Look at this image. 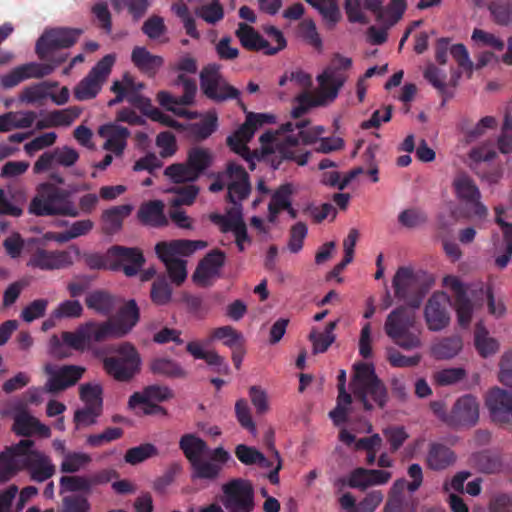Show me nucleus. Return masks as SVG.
Here are the masks:
<instances>
[{
    "label": "nucleus",
    "instance_id": "obj_1",
    "mask_svg": "<svg viewBox=\"0 0 512 512\" xmlns=\"http://www.w3.org/2000/svg\"><path fill=\"white\" fill-rule=\"evenodd\" d=\"M353 377L350 382L352 395L345 389L346 372L340 370L338 375L337 406L328 413L330 417L347 416L349 406L362 408L367 412L384 409L388 402V391L381 379L376 375L372 364L356 363L353 366Z\"/></svg>",
    "mask_w": 512,
    "mask_h": 512
},
{
    "label": "nucleus",
    "instance_id": "obj_2",
    "mask_svg": "<svg viewBox=\"0 0 512 512\" xmlns=\"http://www.w3.org/2000/svg\"><path fill=\"white\" fill-rule=\"evenodd\" d=\"M72 191L61 188L51 182L40 183L36 195L29 204V213L38 217L80 216L77 204L72 200Z\"/></svg>",
    "mask_w": 512,
    "mask_h": 512
},
{
    "label": "nucleus",
    "instance_id": "obj_3",
    "mask_svg": "<svg viewBox=\"0 0 512 512\" xmlns=\"http://www.w3.org/2000/svg\"><path fill=\"white\" fill-rule=\"evenodd\" d=\"M417 310L400 305L387 315L384 323V331L388 338L407 351L422 345L420 330L417 328Z\"/></svg>",
    "mask_w": 512,
    "mask_h": 512
},
{
    "label": "nucleus",
    "instance_id": "obj_4",
    "mask_svg": "<svg viewBox=\"0 0 512 512\" xmlns=\"http://www.w3.org/2000/svg\"><path fill=\"white\" fill-rule=\"evenodd\" d=\"M205 247H207V242L203 240L180 239L157 243L155 252L165 264L172 282L181 285L187 277L186 261L177 258V255L190 256L195 251Z\"/></svg>",
    "mask_w": 512,
    "mask_h": 512
},
{
    "label": "nucleus",
    "instance_id": "obj_5",
    "mask_svg": "<svg viewBox=\"0 0 512 512\" xmlns=\"http://www.w3.org/2000/svg\"><path fill=\"white\" fill-rule=\"evenodd\" d=\"M275 122V116L268 113L249 112L244 123L226 139L227 146L236 154L245 159L251 170L255 169L254 160H259L258 151H251L247 143L253 138L255 132L265 124Z\"/></svg>",
    "mask_w": 512,
    "mask_h": 512
},
{
    "label": "nucleus",
    "instance_id": "obj_6",
    "mask_svg": "<svg viewBox=\"0 0 512 512\" xmlns=\"http://www.w3.org/2000/svg\"><path fill=\"white\" fill-rule=\"evenodd\" d=\"M111 351L117 356L103 360L105 371L117 381H130L140 371L141 358L137 349L129 342H123L112 346Z\"/></svg>",
    "mask_w": 512,
    "mask_h": 512
},
{
    "label": "nucleus",
    "instance_id": "obj_7",
    "mask_svg": "<svg viewBox=\"0 0 512 512\" xmlns=\"http://www.w3.org/2000/svg\"><path fill=\"white\" fill-rule=\"evenodd\" d=\"M202 94L215 103L239 99L240 91L229 84L221 72V66L216 63L207 64L199 74Z\"/></svg>",
    "mask_w": 512,
    "mask_h": 512
},
{
    "label": "nucleus",
    "instance_id": "obj_8",
    "mask_svg": "<svg viewBox=\"0 0 512 512\" xmlns=\"http://www.w3.org/2000/svg\"><path fill=\"white\" fill-rule=\"evenodd\" d=\"M99 331V325L95 321H89L81 324L74 332H63L61 340L53 335L50 339L51 353L56 357H65L62 351L64 345L75 350H84L90 343H99L105 339H98L96 336Z\"/></svg>",
    "mask_w": 512,
    "mask_h": 512
},
{
    "label": "nucleus",
    "instance_id": "obj_9",
    "mask_svg": "<svg viewBox=\"0 0 512 512\" xmlns=\"http://www.w3.org/2000/svg\"><path fill=\"white\" fill-rule=\"evenodd\" d=\"M80 28L59 27L44 31L35 45V52L40 60H50V54L58 49L72 47L82 35Z\"/></svg>",
    "mask_w": 512,
    "mask_h": 512
},
{
    "label": "nucleus",
    "instance_id": "obj_10",
    "mask_svg": "<svg viewBox=\"0 0 512 512\" xmlns=\"http://www.w3.org/2000/svg\"><path fill=\"white\" fill-rule=\"evenodd\" d=\"M140 311L135 300H129L117 312L114 320L98 323V339L121 338L127 335L138 323Z\"/></svg>",
    "mask_w": 512,
    "mask_h": 512
},
{
    "label": "nucleus",
    "instance_id": "obj_11",
    "mask_svg": "<svg viewBox=\"0 0 512 512\" xmlns=\"http://www.w3.org/2000/svg\"><path fill=\"white\" fill-rule=\"evenodd\" d=\"M307 125L308 121L302 120V122L297 125L300 129L299 133L287 135L278 146V156L280 160L276 165L273 164L274 169H278L282 160L294 161L300 166L307 164L310 152L302 151L298 146L299 144H313L317 141V133L304 130Z\"/></svg>",
    "mask_w": 512,
    "mask_h": 512
},
{
    "label": "nucleus",
    "instance_id": "obj_12",
    "mask_svg": "<svg viewBox=\"0 0 512 512\" xmlns=\"http://www.w3.org/2000/svg\"><path fill=\"white\" fill-rule=\"evenodd\" d=\"M392 287L395 298L403 301V305L414 309L420 308L425 292L419 283L418 277L411 268H398L392 280Z\"/></svg>",
    "mask_w": 512,
    "mask_h": 512
},
{
    "label": "nucleus",
    "instance_id": "obj_13",
    "mask_svg": "<svg viewBox=\"0 0 512 512\" xmlns=\"http://www.w3.org/2000/svg\"><path fill=\"white\" fill-rule=\"evenodd\" d=\"M223 505L229 512H252L255 508L254 489L245 479H234L222 486Z\"/></svg>",
    "mask_w": 512,
    "mask_h": 512
},
{
    "label": "nucleus",
    "instance_id": "obj_14",
    "mask_svg": "<svg viewBox=\"0 0 512 512\" xmlns=\"http://www.w3.org/2000/svg\"><path fill=\"white\" fill-rule=\"evenodd\" d=\"M33 446L32 440L24 439L0 454V482L9 480L21 470H26Z\"/></svg>",
    "mask_w": 512,
    "mask_h": 512
},
{
    "label": "nucleus",
    "instance_id": "obj_15",
    "mask_svg": "<svg viewBox=\"0 0 512 512\" xmlns=\"http://www.w3.org/2000/svg\"><path fill=\"white\" fill-rule=\"evenodd\" d=\"M451 187L455 197L461 202L473 208L474 214L479 218L487 215L486 206L481 203V192L474 179L463 170H459L453 177Z\"/></svg>",
    "mask_w": 512,
    "mask_h": 512
},
{
    "label": "nucleus",
    "instance_id": "obj_16",
    "mask_svg": "<svg viewBox=\"0 0 512 512\" xmlns=\"http://www.w3.org/2000/svg\"><path fill=\"white\" fill-rule=\"evenodd\" d=\"M173 397V392L167 386L150 385L140 392L133 393L128 401V405L132 409H139L144 414H166V411L160 402L166 401Z\"/></svg>",
    "mask_w": 512,
    "mask_h": 512
},
{
    "label": "nucleus",
    "instance_id": "obj_17",
    "mask_svg": "<svg viewBox=\"0 0 512 512\" xmlns=\"http://www.w3.org/2000/svg\"><path fill=\"white\" fill-rule=\"evenodd\" d=\"M225 175L229 177L226 201L231 203L232 207H239L242 212V201L251 193L250 176L242 165L234 161L227 163Z\"/></svg>",
    "mask_w": 512,
    "mask_h": 512
},
{
    "label": "nucleus",
    "instance_id": "obj_18",
    "mask_svg": "<svg viewBox=\"0 0 512 512\" xmlns=\"http://www.w3.org/2000/svg\"><path fill=\"white\" fill-rule=\"evenodd\" d=\"M44 372L48 375L45 390L49 393H59L74 386L82 378L85 368L78 365L46 364Z\"/></svg>",
    "mask_w": 512,
    "mask_h": 512
},
{
    "label": "nucleus",
    "instance_id": "obj_19",
    "mask_svg": "<svg viewBox=\"0 0 512 512\" xmlns=\"http://www.w3.org/2000/svg\"><path fill=\"white\" fill-rule=\"evenodd\" d=\"M108 257L110 260L109 270L123 271L128 277L137 275L145 262L140 249L119 245L108 249Z\"/></svg>",
    "mask_w": 512,
    "mask_h": 512
},
{
    "label": "nucleus",
    "instance_id": "obj_20",
    "mask_svg": "<svg viewBox=\"0 0 512 512\" xmlns=\"http://www.w3.org/2000/svg\"><path fill=\"white\" fill-rule=\"evenodd\" d=\"M230 459V454L223 447H217L206 457L195 461L192 465V478L213 481L218 478L223 465Z\"/></svg>",
    "mask_w": 512,
    "mask_h": 512
},
{
    "label": "nucleus",
    "instance_id": "obj_21",
    "mask_svg": "<svg viewBox=\"0 0 512 512\" xmlns=\"http://www.w3.org/2000/svg\"><path fill=\"white\" fill-rule=\"evenodd\" d=\"M449 302V297L443 292H436L428 299L424 317L429 330L441 331L449 325Z\"/></svg>",
    "mask_w": 512,
    "mask_h": 512
},
{
    "label": "nucleus",
    "instance_id": "obj_22",
    "mask_svg": "<svg viewBox=\"0 0 512 512\" xmlns=\"http://www.w3.org/2000/svg\"><path fill=\"white\" fill-rule=\"evenodd\" d=\"M443 284L449 288L454 296V306L458 323L461 327L469 326L473 315V304L467 295L466 286L460 279L453 275L444 277Z\"/></svg>",
    "mask_w": 512,
    "mask_h": 512
},
{
    "label": "nucleus",
    "instance_id": "obj_23",
    "mask_svg": "<svg viewBox=\"0 0 512 512\" xmlns=\"http://www.w3.org/2000/svg\"><path fill=\"white\" fill-rule=\"evenodd\" d=\"M71 253L66 250L49 251L37 248L30 256L27 263L32 268L40 270H58L73 265Z\"/></svg>",
    "mask_w": 512,
    "mask_h": 512
},
{
    "label": "nucleus",
    "instance_id": "obj_24",
    "mask_svg": "<svg viewBox=\"0 0 512 512\" xmlns=\"http://www.w3.org/2000/svg\"><path fill=\"white\" fill-rule=\"evenodd\" d=\"M103 389L100 384L85 383L79 387V395L84 403L73 416H100L103 408Z\"/></svg>",
    "mask_w": 512,
    "mask_h": 512
},
{
    "label": "nucleus",
    "instance_id": "obj_25",
    "mask_svg": "<svg viewBox=\"0 0 512 512\" xmlns=\"http://www.w3.org/2000/svg\"><path fill=\"white\" fill-rule=\"evenodd\" d=\"M391 477V472L385 470L356 468L349 474L347 484L364 491L372 486L386 484Z\"/></svg>",
    "mask_w": 512,
    "mask_h": 512
},
{
    "label": "nucleus",
    "instance_id": "obj_26",
    "mask_svg": "<svg viewBox=\"0 0 512 512\" xmlns=\"http://www.w3.org/2000/svg\"><path fill=\"white\" fill-rule=\"evenodd\" d=\"M346 80L347 75L343 71L328 65L324 71L317 76V82L322 97L330 102L334 101Z\"/></svg>",
    "mask_w": 512,
    "mask_h": 512
},
{
    "label": "nucleus",
    "instance_id": "obj_27",
    "mask_svg": "<svg viewBox=\"0 0 512 512\" xmlns=\"http://www.w3.org/2000/svg\"><path fill=\"white\" fill-rule=\"evenodd\" d=\"M226 255L220 249H214L199 262L194 274L193 280L196 283H205L212 277L219 274L220 269L225 264Z\"/></svg>",
    "mask_w": 512,
    "mask_h": 512
},
{
    "label": "nucleus",
    "instance_id": "obj_28",
    "mask_svg": "<svg viewBox=\"0 0 512 512\" xmlns=\"http://www.w3.org/2000/svg\"><path fill=\"white\" fill-rule=\"evenodd\" d=\"M26 470L32 480L44 482L55 474L56 468L49 456L33 448Z\"/></svg>",
    "mask_w": 512,
    "mask_h": 512
},
{
    "label": "nucleus",
    "instance_id": "obj_29",
    "mask_svg": "<svg viewBox=\"0 0 512 512\" xmlns=\"http://www.w3.org/2000/svg\"><path fill=\"white\" fill-rule=\"evenodd\" d=\"M484 400L485 406L491 416H512V393L498 386H494L486 392Z\"/></svg>",
    "mask_w": 512,
    "mask_h": 512
},
{
    "label": "nucleus",
    "instance_id": "obj_30",
    "mask_svg": "<svg viewBox=\"0 0 512 512\" xmlns=\"http://www.w3.org/2000/svg\"><path fill=\"white\" fill-rule=\"evenodd\" d=\"M118 299L105 290H94L85 298V304L88 309L102 316H110L118 306Z\"/></svg>",
    "mask_w": 512,
    "mask_h": 512
},
{
    "label": "nucleus",
    "instance_id": "obj_31",
    "mask_svg": "<svg viewBox=\"0 0 512 512\" xmlns=\"http://www.w3.org/2000/svg\"><path fill=\"white\" fill-rule=\"evenodd\" d=\"M131 61L136 68L148 77H154L164 64V59L161 56L153 55L141 46H136L132 50Z\"/></svg>",
    "mask_w": 512,
    "mask_h": 512
},
{
    "label": "nucleus",
    "instance_id": "obj_32",
    "mask_svg": "<svg viewBox=\"0 0 512 512\" xmlns=\"http://www.w3.org/2000/svg\"><path fill=\"white\" fill-rule=\"evenodd\" d=\"M137 217L143 225L151 227H163L168 224L164 214V204L160 200H152L143 203L137 212Z\"/></svg>",
    "mask_w": 512,
    "mask_h": 512
},
{
    "label": "nucleus",
    "instance_id": "obj_33",
    "mask_svg": "<svg viewBox=\"0 0 512 512\" xmlns=\"http://www.w3.org/2000/svg\"><path fill=\"white\" fill-rule=\"evenodd\" d=\"M49 393L43 387H31L13 404L14 416H33L30 406H38L44 402V394Z\"/></svg>",
    "mask_w": 512,
    "mask_h": 512
},
{
    "label": "nucleus",
    "instance_id": "obj_34",
    "mask_svg": "<svg viewBox=\"0 0 512 512\" xmlns=\"http://www.w3.org/2000/svg\"><path fill=\"white\" fill-rule=\"evenodd\" d=\"M236 37L239 39L243 48L249 51H264L268 47V41L264 39L259 32L252 26L240 22L235 31Z\"/></svg>",
    "mask_w": 512,
    "mask_h": 512
},
{
    "label": "nucleus",
    "instance_id": "obj_35",
    "mask_svg": "<svg viewBox=\"0 0 512 512\" xmlns=\"http://www.w3.org/2000/svg\"><path fill=\"white\" fill-rule=\"evenodd\" d=\"M179 445L191 465L212 452L202 439L193 434L183 435Z\"/></svg>",
    "mask_w": 512,
    "mask_h": 512
},
{
    "label": "nucleus",
    "instance_id": "obj_36",
    "mask_svg": "<svg viewBox=\"0 0 512 512\" xmlns=\"http://www.w3.org/2000/svg\"><path fill=\"white\" fill-rule=\"evenodd\" d=\"M454 453L446 446L433 443L430 445L426 463L432 470H443L455 462Z\"/></svg>",
    "mask_w": 512,
    "mask_h": 512
},
{
    "label": "nucleus",
    "instance_id": "obj_37",
    "mask_svg": "<svg viewBox=\"0 0 512 512\" xmlns=\"http://www.w3.org/2000/svg\"><path fill=\"white\" fill-rule=\"evenodd\" d=\"M474 345L483 358H488L499 350V342L495 338L489 337L487 329L481 323L475 327Z\"/></svg>",
    "mask_w": 512,
    "mask_h": 512
},
{
    "label": "nucleus",
    "instance_id": "obj_38",
    "mask_svg": "<svg viewBox=\"0 0 512 512\" xmlns=\"http://www.w3.org/2000/svg\"><path fill=\"white\" fill-rule=\"evenodd\" d=\"M12 430L18 436L49 437L50 435L49 427L40 423L37 418H15Z\"/></svg>",
    "mask_w": 512,
    "mask_h": 512
},
{
    "label": "nucleus",
    "instance_id": "obj_39",
    "mask_svg": "<svg viewBox=\"0 0 512 512\" xmlns=\"http://www.w3.org/2000/svg\"><path fill=\"white\" fill-rule=\"evenodd\" d=\"M217 128L218 117L216 113H209L200 122L188 124L186 130L196 141H203L209 138Z\"/></svg>",
    "mask_w": 512,
    "mask_h": 512
},
{
    "label": "nucleus",
    "instance_id": "obj_40",
    "mask_svg": "<svg viewBox=\"0 0 512 512\" xmlns=\"http://www.w3.org/2000/svg\"><path fill=\"white\" fill-rule=\"evenodd\" d=\"M318 10L329 28H333L341 19L337 0H305Z\"/></svg>",
    "mask_w": 512,
    "mask_h": 512
},
{
    "label": "nucleus",
    "instance_id": "obj_41",
    "mask_svg": "<svg viewBox=\"0 0 512 512\" xmlns=\"http://www.w3.org/2000/svg\"><path fill=\"white\" fill-rule=\"evenodd\" d=\"M337 327V321L329 322L324 332L318 333L315 329H312L308 338L313 345V353H324L328 350L331 344L335 341V335L333 331Z\"/></svg>",
    "mask_w": 512,
    "mask_h": 512
},
{
    "label": "nucleus",
    "instance_id": "obj_42",
    "mask_svg": "<svg viewBox=\"0 0 512 512\" xmlns=\"http://www.w3.org/2000/svg\"><path fill=\"white\" fill-rule=\"evenodd\" d=\"M66 60V57L60 56L55 59L50 58V62L48 63H36L31 62L24 65H21V70L23 72L24 78H43L47 75H50L55 68L63 63Z\"/></svg>",
    "mask_w": 512,
    "mask_h": 512
},
{
    "label": "nucleus",
    "instance_id": "obj_43",
    "mask_svg": "<svg viewBox=\"0 0 512 512\" xmlns=\"http://www.w3.org/2000/svg\"><path fill=\"white\" fill-rule=\"evenodd\" d=\"M462 349V340L459 336L445 337L435 343L431 353L436 359H451Z\"/></svg>",
    "mask_w": 512,
    "mask_h": 512
},
{
    "label": "nucleus",
    "instance_id": "obj_44",
    "mask_svg": "<svg viewBox=\"0 0 512 512\" xmlns=\"http://www.w3.org/2000/svg\"><path fill=\"white\" fill-rule=\"evenodd\" d=\"M58 86V82L43 81L23 89L20 100L29 104L40 102L50 95V90Z\"/></svg>",
    "mask_w": 512,
    "mask_h": 512
},
{
    "label": "nucleus",
    "instance_id": "obj_45",
    "mask_svg": "<svg viewBox=\"0 0 512 512\" xmlns=\"http://www.w3.org/2000/svg\"><path fill=\"white\" fill-rule=\"evenodd\" d=\"M186 161L199 178L200 175L211 166L213 157L208 149L194 147L189 150Z\"/></svg>",
    "mask_w": 512,
    "mask_h": 512
},
{
    "label": "nucleus",
    "instance_id": "obj_46",
    "mask_svg": "<svg viewBox=\"0 0 512 512\" xmlns=\"http://www.w3.org/2000/svg\"><path fill=\"white\" fill-rule=\"evenodd\" d=\"M150 369L153 374L166 377L181 378L185 376V371L176 361L165 357L153 359L150 363Z\"/></svg>",
    "mask_w": 512,
    "mask_h": 512
},
{
    "label": "nucleus",
    "instance_id": "obj_47",
    "mask_svg": "<svg viewBox=\"0 0 512 512\" xmlns=\"http://www.w3.org/2000/svg\"><path fill=\"white\" fill-rule=\"evenodd\" d=\"M151 301L159 306L167 305L172 299V287L165 276H158L151 284Z\"/></svg>",
    "mask_w": 512,
    "mask_h": 512
},
{
    "label": "nucleus",
    "instance_id": "obj_48",
    "mask_svg": "<svg viewBox=\"0 0 512 512\" xmlns=\"http://www.w3.org/2000/svg\"><path fill=\"white\" fill-rule=\"evenodd\" d=\"M92 461L89 454L84 452H67L64 454L60 470L63 473H76L86 468Z\"/></svg>",
    "mask_w": 512,
    "mask_h": 512
},
{
    "label": "nucleus",
    "instance_id": "obj_49",
    "mask_svg": "<svg viewBox=\"0 0 512 512\" xmlns=\"http://www.w3.org/2000/svg\"><path fill=\"white\" fill-rule=\"evenodd\" d=\"M164 175L174 183L194 182L198 179L188 162L174 163L167 166Z\"/></svg>",
    "mask_w": 512,
    "mask_h": 512
},
{
    "label": "nucleus",
    "instance_id": "obj_50",
    "mask_svg": "<svg viewBox=\"0 0 512 512\" xmlns=\"http://www.w3.org/2000/svg\"><path fill=\"white\" fill-rule=\"evenodd\" d=\"M102 83L89 73L78 83L74 89V97L79 101L89 100L97 96Z\"/></svg>",
    "mask_w": 512,
    "mask_h": 512
},
{
    "label": "nucleus",
    "instance_id": "obj_51",
    "mask_svg": "<svg viewBox=\"0 0 512 512\" xmlns=\"http://www.w3.org/2000/svg\"><path fill=\"white\" fill-rule=\"evenodd\" d=\"M110 2L117 12L126 7L134 20L141 19L150 7L149 0H110Z\"/></svg>",
    "mask_w": 512,
    "mask_h": 512
},
{
    "label": "nucleus",
    "instance_id": "obj_52",
    "mask_svg": "<svg viewBox=\"0 0 512 512\" xmlns=\"http://www.w3.org/2000/svg\"><path fill=\"white\" fill-rule=\"evenodd\" d=\"M235 455L245 465L259 464L268 467L269 463L265 456L254 447L239 444L235 448Z\"/></svg>",
    "mask_w": 512,
    "mask_h": 512
},
{
    "label": "nucleus",
    "instance_id": "obj_53",
    "mask_svg": "<svg viewBox=\"0 0 512 512\" xmlns=\"http://www.w3.org/2000/svg\"><path fill=\"white\" fill-rule=\"evenodd\" d=\"M209 340H222L225 346L234 348L236 345L242 342L243 336L232 326L226 325L213 329L211 331Z\"/></svg>",
    "mask_w": 512,
    "mask_h": 512
},
{
    "label": "nucleus",
    "instance_id": "obj_54",
    "mask_svg": "<svg viewBox=\"0 0 512 512\" xmlns=\"http://www.w3.org/2000/svg\"><path fill=\"white\" fill-rule=\"evenodd\" d=\"M489 11L497 24L507 25L512 19V1L492 0L489 4Z\"/></svg>",
    "mask_w": 512,
    "mask_h": 512
},
{
    "label": "nucleus",
    "instance_id": "obj_55",
    "mask_svg": "<svg viewBox=\"0 0 512 512\" xmlns=\"http://www.w3.org/2000/svg\"><path fill=\"white\" fill-rule=\"evenodd\" d=\"M452 416H479V403L473 395L467 394L460 397L454 404Z\"/></svg>",
    "mask_w": 512,
    "mask_h": 512
},
{
    "label": "nucleus",
    "instance_id": "obj_56",
    "mask_svg": "<svg viewBox=\"0 0 512 512\" xmlns=\"http://www.w3.org/2000/svg\"><path fill=\"white\" fill-rule=\"evenodd\" d=\"M82 113L78 106H71L62 110L50 112V118L54 127L70 126Z\"/></svg>",
    "mask_w": 512,
    "mask_h": 512
},
{
    "label": "nucleus",
    "instance_id": "obj_57",
    "mask_svg": "<svg viewBox=\"0 0 512 512\" xmlns=\"http://www.w3.org/2000/svg\"><path fill=\"white\" fill-rule=\"evenodd\" d=\"M60 492H88L91 490L88 476H62Z\"/></svg>",
    "mask_w": 512,
    "mask_h": 512
},
{
    "label": "nucleus",
    "instance_id": "obj_58",
    "mask_svg": "<svg viewBox=\"0 0 512 512\" xmlns=\"http://www.w3.org/2000/svg\"><path fill=\"white\" fill-rule=\"evenodd\" d=\"M174 86H182L183 94L181 95L180 102L183 105H192L197 93V84L195 79L187 77L183 72L180 73L173 81Z\"/></svg>",
    "mask_w": 512,
    "mask_h": 512
},
{
    "label": "nucleus",
    "instance_id": "obj_59",
    "mask_svg": "<svg viewBox=\"0 0 512 512\" xmlns=\"http://www.w3.org/2000/svg\"><path fill=\"white\" fill-rule=\"evenodd\" d=\"M155 455H157L156 447L147 443L127 450L124 459L127 463L136 465Z\"/></svg>",
    "mask_w": 512,
    "mask_h": 512
},
{
    "label": "nucleus",
    "instance_id": "obj_60",
    "mask_svg": "<svg viewBox=\"0 0 512 512\" xmlns=\"http://www.w3.org/2000/svg\"><path fill=\"white\" fill-rule=\"evenodd\" d=\"M293 192V185L291 183L280 185L273 192L269 205L280 211L284 210L285 208H290Z\"/></svg>",
    "mask_w": 512,
    "mask_h": 512
},
{
    "label": "nucleus",
    "instance_id": "obj_61",
    "mask_svg": "<svg viewBox=\"0 0 512 512\" xmlns=\"http://www.w3.org/2000/svg\"><path fill=\"white\" fill-rule=\"evenodd\" d=\"M406 487L404 479L397 480L390 491L388 501L384 507V512H402L403 496L402 492Z\"/></svg>",
    "mask_w": 512,
    "mask_h": 512
},
{
    "label": "nucleus",
    "instance_id": "obj_62",
    "mask_svg": "<svg viewBox=\"0 0 512 512\" xmlns=\"http://www.w3.org/2000/svg\"><path fill=\"white\" fill-rule=\"evenodd\" d=\"M196 15L209 24H215L223 19L224 10L218 0L210 4L202 5L195 11Z\"/></svg>",
    "mask_w": 512,
    "mask_h": 512
},
{
    "label": "nucleus",
    "instance_id": "obj_63",
    "mask_svg": "<svg viewBox=\"0 0 512 512\" xmlns=\"http://www.w3.org/2000/svg\"><path fill=\"white\" fill-rule=\"evenodd\" d=\"M174 197L170 203L172 207L191 205L199 193V188L193 184L185 185L174 190Z\"/></svg>",
    "mask_w": 512,
    "mask_h": 512
},
{
    "label": "nucleus",
    "instance_id": "obj_64",
    "mask_svg": "<svg viewBox=\"0 0 512 512\" xmlns=\"http://www.w3.org/2000/svg\"><path fill=\"white\" fill-rule=\"evenodd\" d=\"M497 144L499 151L503 154H508L512 151V118L508 113L504 117Z\"/></svg>",
    "mask_w": 512,
    "mask_h": 512
}]
</instances>
